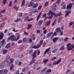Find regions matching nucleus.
Returning <instances> with one entry per match:
<instances>
[{
  "mask_svg": "<svg viewBox=\"0 0 74 74\" xmlns=\"http://www.w3.org/2000/svg\"><path fill=\"white\" fill-rule=\"evenodd\" d=\"M10 62H8H8L7 63H8L9 64H11V63H12L13 62V61H14V59H13L12 58H11L10 59Z\"/></svg>",
  "mask_w": 74,
  "mask_h": 74,
  "instance_id": "19",
  "label": "nucleus"
},
{
  "mask_svg": "<svg viewBox=\"0 0 74 74\" xmlns=\"http://www.w3.org/2000/svg\"><path fill=\"white\" fill-rule=\"evenodd\" d=\"M62 61V59L60 58L58 60V61H55L54 62L53 64V65H55L56 64H59L60 62H61V61Z\"/></svg>",
  "mask_w": 74,
  "mask_h": 74,
  "instance_id": "6",
  "label": "nucleus"
},
{
  "mask_svg": "<svg viewBox=\"0 0 74 74\" xmlns=\"http://www.w3.org/2000/svg\"><path fill=\"white\" fill-rule=\"evenodd\" d=\"M22 71L23 72H25L26 71V69L25 68H23L22 69Z\"/></svg>",
  "mask_w": 74,
  "mask_h": 74,
  "instance_id": "60",
  "label": "nucleus"
},
{
  "mask_svg": "<svg viewBox=\"0 0 74 74\" xmlns=\"http://www.w3.org/2000/svg\"><path fill=\"white\" fill-rule=\"evenodd\" d=\"M12 5V1H11L10 2V4H9V7H10V6H11V5Z\"/></svg>",
  "mask_w": 74,
  "mask_h": 74,
  "instance_id": "57",
  "label": "nucleus"
},
{
  "mask_svg": "<svg viewBox=\"0 0 74 74\" xmlns=\"http://www.w3.org/2000/svg\"><path fill=\"white\" fill-rule=\"evenodd\" d=\"M66 5H63L62 7V10H65V9L66 8Z\"/></svg>",
  "mask_w": 74,
  "mask_h": 74,
  "instance_id": "29",
  "label": "nucleus"
},
{
  "mask_svg": "<svg viewBox=\"0 0 74 74\" xmlns=\"http://www.w3.org/2000/svg\"><path fill=\"white\" fill-rule=\"evenodd\" d=\"M11 47V46L10 45V43H8L7 45L5 46V49H8L9 48Z\"/></svg>",
  "mask_w": 74,
  "mask_h": 74,
  "instance_id": "16",
  "label": "nucleus"
},
{
  "mask_svg": "<svg viewBox=\"0 0 74 74\" xmlns=\"http://www.w3.org/2000/svg\"><path fill=\"white\" fill-rule=\"evenodd\" d=\"M4 37V34L2 32H0V40H2Z\"/></svg>",
  "mask_w": 74,
  "mask_h": 74,
  "instance_id": "11",
  "label": "nucleus"
},
{
  "mask_svg": "<svg viewBox=\"0 0 74 74\" xmlns=\"http://www.w3.org/2000/svg\"><path fill=\"white\" fill-rule=\"evenodd\" d=\"M5 10H3L1 12V13H4V12H5Z\"/></svg>",
  "mask_w": 74,
  "mask_h": 74,
  "instance_id": "62",
  "label": "nucleus"
},
{
  "mask_svg": "<svg viewBox=\"0 0 74 74\" xmlns=\"http://www.w3.org/2000/svg\"><path fill=\"white\" fill-rule=\"evenodd\" d=\"M47 72L49 73H49H50L51 72V69H49L48 70H47Z\"/></svg>",
  "mask_w": 74,
  "mask_h": 74,
  "instance_id": "40",
  "label": "nucleus"
},
{
  "mask_svg": "<svg viewBox=\"0 0 74 74\" xmlns=\"http://www.w3.org/2000/svg\"><path fill=\"white\" fill-rule=\"evenodd\" d=\"M3 2H2V3L3 4V5H4L5 4V3L7 2V0H3Z\"/></svg>",
  "mask_w": 74,
  "mask_h": 74,
  "instance_id": "37",
  "label": "nucleus"
},
{
  "mask_svg": "<svg viewBox=\"0 0 74 74\" xmlns=\"http://www.w3.org/2000/svg\"><path fill=\"white\" fill-rule=\"evenodd\" d=\"M58 23H60L62 21V17H59L57 20Z\"/></svg>",
  "mask_w": 74,
  "mask_h": 74,
  "instance_id": "25",
  "label": "nucleus"
},
{
  "mask_svg": "<svg viewBox=\"0 0 74 74\" xmlns=\"http://www.w3.org/2000/svg\"><path fill=\"white\" fill-rule=\"evenodd\" d=\"M43 18H45L47 16V14H45L44 15H43L42 16Z\"/></svg>",
  "mask_w": 74,
  "mask_h": 74,
  "instance_id": "56",
  "label": "nucleus"
},
{
  "mask_svg": "<svg viewBox=\"0 0 74 74\" xmlns=\"http://www.w3.org/2000/svg\"><path fill=\"white\" fill-rule=\"evenodd\" d=\"M73 22H71L69 24V26L70 27V26H72L73 25Z\"/></svg>",
  "mask_w": 74,
  "mask_h": 74,
  "instance_id": "49",
  "label": "nucleus"
},
{
  "mask_svg": "<svg viewBox=\"0 0 74 74\" xmlns=\"http://www.w3.org/2000/svg\"><path fill=\"white\" fill-rule=\"evenodd\" d=\"M20 51H23V47H22L20 49Z\"/></svg>",
  "mask_w": 74,
  "mask_h": 74,
  "instance_id": "64",
  "label": "nucleus"
},
{
  "mask_svg": "<svg viewBox=\"0 0 74 74\" xmlns=\"http://www.w3.org/2000/svg\"><path fill=\"white\" fill-rule=\"evenodd\" d=\"M53 32H50V33H48L46 36V38H49V37L51 36V35L53 34Z\"/></svg>",
  "mask_w": 74,
  "mask_h": 74,
  "instance_id": "12",
  "label": "nucleus"
},
{
  "mask_svg": "<svg viewBox=\"0 0 74 74\" xmlns=\"http://www.w3.org/2000/svg\"><path fill=\"white\" fill-rule=\"evenodd\" d=\"M19 38H20V36H18L17 37L16 40V39L15 40V41H17V40H18Z\"/></svg>",
  "mask_w": 74,
  "mask_h": 74,
  "instance_id": "44",
  "label": "nucleus"
},
{
  "mask_svg": "<svg viewBox=\"0 0 74 74\" xmlns=\"http://www.w3.org/2000/svg\"><path fill=\"white\" fill-rule=\"evenodd\" d=\"M10 37V41H12H12H15L16 40V38H15V37L14 35H12Z\"/></svg>",
  "mask_w": 74,
  "mask_h": 74,
  "instance_id": "7",
  "label": "nucleus"
},
{
  "mask_svg": "<svg viewBox=\"0 0 74 74\" xmlns=\"http://www.w3.org/2000/svg\"><path fill=\"white\" fill-rule=\"evenodd\" d=\"M50 22H51V21H49V22H47L46 24V25H49L50 24Z\"/></svg>",
  "mask_w": 74,
  "mask_h": 74,
  "instance_id": "46",
  "label": "nucleus"
},
{
  "mask_svg": "<svg viewBox=\"0 0 74 74\" xmlns=\"http://www.w3.org/2000/svg\"><path fill=\"white\" fill-rule=\"evenodd\" d=\"M56 59H57V58L56 57H54L53 58H52L51 59V60H52V61H53V60H55Z\"/></svg>",
  "mask_w": 74,
  "mask_h": 74,
  "instance_id": "45",
  "label": "nucleus"
},
{
  "mask_svg": "<svg viewBox=\"0 0 74 74\" xmlns=\"http://www.w3.org/2000/svg\"><path fill=\"white\" fill-rule=\"evenodd\" d=\"M25 3V0H23L21 4V6H23L24 5Z\"/></svg>",
  "mask_w": 74,
  "mask_h": 74,
  "instance_id": "27",
  "label": "nucleus"
},
{
  "mask_svg": "<svg viewBox=\"0 0 74 74\" xmlns=\"http://www.w3.org/2000/svg\"><path fill=\"white\" fill-rule=\"evenodd\" d=\"M52 11H51V12H55V11H56V9L55 8H52Z\"/></svg>",
  "mask_w": 74,
  "mask_h": 74,
  "instance_id": "30",
  "label": "nucleus"
},
{
  "mask_svg": "<svg viewBox=\"0 0 74 74\" xmlns=\"http://www.w3.org/2000/svg\"><path fill=\"white\" fill-rule=\"evenodd\" d=\"M21 20V18H17L15 20V22H17L20 21Z\"/></svg>",
  "mask_w": 74,
  "mask_h": 74,
  "instance_id": "38",
  "label": "nucleus"
},
{
  "mask_svg": "<svg viewBox=\"0 0 74 74\" xmlns=\"http://www.w3.org/2000/svg\"><path fill=\"white\" fill-rule=\"evenodd\" d=\"M22 64H23V63L21 62H18V66H21Z\"/></svg>",
  "mask_w": 74,
  "mask_h": 74,
  "instance_id": "52",
  "label": "nucleus"
},
{
  "mask_svg": "<svg viewBox=\"0 0 74 74\" xmlns=\"http://www.w3.org/2000/svg\"><path fill=\"white\" fill-rule=\"evenodd\" d=\"M43 47H45V45H46V43L45 42L43 43Z\"/></svg>",
  "mask_w": 74,
  "mask_h": 74,
  "instance_id": "59",
  "label": "nucleus"
},
{
  "mask_svg": "<svg viewBox=\"0 0 74 74\" xmlns=\"http://www.w3.org/2000/svg\"><path fill=\"white\" fill-rule=\"evenodd\" d=\"M31 27H32V25L31 24L28 25L27 29H30Z\"/></svg>",
  "mask_w": 74,
  "mask_h": 74,
  "instance_id": "33",
  "label": "nucleus"
},
{
  "mask_svg": "<svg viewBox=\"0 0 74 74\" xmlns=\"http://www.w3.org/2000/svg\"><path fill=\"white\" fill-rule=\"evenodd\" d=\"M58 51V49H55L52 51V53H55V52Z\"/></svg>",
  "mask_w": 74,
  "mask_h": 74,
  "instance_id": "26",
  "label": "nucleus"
},
{
  "mask_svg": "<svg viewBox=\"0 0 74 74\" xmlns=\"http://www.w3.org/2000/svg\"><path fill=\"white\" fill-rule=\"evenodd\" d=\"M55 13L52 12L51 11H50L49 12V13L47 14V15L49 16L50 15V14H51V15L49 16L48 18L49 19H52V18L53 15H55Z\"/></svg>",
  "mask_w": 74,
  "mask_h": 74,
  "instance_id": "3",
  "label": "nucleus"
},
{
  "mask_svg": "<svg viewBox=\"0 0 74 74\" xmlns=\"http://www.w3.org/2000/svg\"><path fill=\"white\" fill-rule=\"evenodd\" d=\"M23 14V13H21L20 14H19L18 15L19 17L20 18H21V17H22Z\"/></svg>",
  "mask_w": 74,
  "mask_h": 74,
  "instance_id": "35",
  "label": "nucleus"
},
{
  "mask_svg": "<svg viewBox=\"0 0 74 74\" xmlns=\"http://www.w3.org/2000/svg\"><path fill=\"white\" fill-rule=\"evenodd\" d=\"M59 38V37H56L54 38L53 40V41L54 43L56 42V41H58V40Z\"/></svg>",
  "mask_w": 74,
  "mask_h": 74,
  "instance_id": "14",
  "label": "nucleus"
},
{
  "mask_svg": "<svg viewBox=\"0 0 74 74\" xmlns=\"http://www.w3.org/2000/svg\"><path fill=\"white\" fill-rule=\"evenodd\" d=\"M74 2H73L72 3H70V4L68 6H67L66 7V9H69V10H71V8H72V6L73 5H74Z\"/></svg>",
  "mask_w": 74,
  "mask_h": 74,
  "instance_id": "8",
  "label": "nucleus"
},
{
  "mask_svg": "<svg viewBox=\"0 0 74 74\" xmlns=\"http://www.w3.org/2000/svg\"><path fill=\"white\" fill-rule=\"evenodd\" d=\"M27 40H28L27 38H24L23 39V42H27Z\"/></svg>",
  "mask_w": 74,
  "mask_h": 74,
  "instance_id": "20",
  "label": "nucleus"
},
{
  "mask_svg": "<svg viewBox=\"0 0 74 74\" xmlns=\"http://www.w3.org/2000/svg\"><path fill=\"white\" fill-rule=\"evenodd\" d=\"M10 58V56H7L6 60L5 61V62H6V63H8V60H9Z\"/></svg>",
  "mask_w": 74,
  "mask_h": 74,
  "instance_id": "17",
  "label": "nucleus"
},
{
  "mask_svg": "<svg viewBox=\"0 0 74 74\" xmlns=\"http://www.w3.org/2000/svg\"><path fill=\"white\" fill-rule=\"evenodd\" d=\"M70 12H71V11H69L67 12L66 13V15H65V17L67 16H68V15H69V14L70 13Z\"/></svg>",
  "mask_w": 74,
  "mask_h": 74,
  "instance_id": "31",
  "label": "nucleus"
},
{
  "mask_svg": "<svg viewBox=\"0 0 74 74\" xmlns=\"http://www.w3.org/2000/svg\"><path fill=\"white\" fill-rule=\"evenodd\" d=\"M38 64V62H36L34 63V64L33 66L34 67L35 66H36Z\"/></svg>",
  "mask_w": 74,
  "mask_h": 74,
  "instance_id": "42",
  "label": "nucleus"
},
{
  "mask_svg": "<svg viewBox=\"0 0 74 74\" xmlns=\"http://www.w3.org/2000/svg\"><path fill=\"white\" fill-rule=\"evenodd\" d=\"M48 62V59H45L43 61V62L44 63H46Z\"/></svg>",
  "mask_w": 74,
  "mask_h": 74,
  "instance_id": "21",
  "label": "nucleus"
},
{
  "mask_svg": "<svg viewBox=\"0 0 74 74\" xmlns=\"http://www.w3.org/2000/svg\"><path fill=\"white\" fill-rule=\"evenodd\" d=\"M8 52V50L7 49H4L3 51V54H5Z\"/></svg>",
  "mask_w": 74,
  "mask_h": 74,
  "instance_id": "28",
  "label": "nucleus"
},
{
  "mask_svg": "<svg viewBox=\"0 0 74 74\" xmlns=\"http://www.w3.org/2000/svg\"><path fill=\"white\" fill-rule=\"evenodd\" d=\"M47 29H45V30L44 31L43 33L45 34H46L47 33Z\"/></svg>",
  "mask_w": 74,
  "mask_h": 74,
  "instance_id": "54",
  "label": "nucleus"
},
{
  "mask_svg": "<svg viewBox=\"0 0 74 74\" xmlns=\"http://www.w3.org/2000/svg\"><path fill=\"white\" fill-rule=\"evenodd\" d=\"M47 70V67H45L44 69H43L41 71V73H42L43 74H44V71H46Z\"/></svg>",
  "mask_w": 74,
  "mask_h": 74,
  "instance_id": "24",
  "label": "nucleus"
},
{
  "mask_svg": "<svg viewBox=\"0 0 74 74\" xmlns=\"http://www.w3.org/2000/svg\"><path fill=\"white\" fill-rule=\"evenodd\" d=\"M0 44L1 45H5V40H3L2 41H0Z\"/></svg>",
  "mask_w": 74,
  "mask_h": 74,
  "instance_id": "13",
  "label": "nucleus"
},
{
  "mask_svg": "<svg viewBox=\"0 0 74 74\" xmlns=\"http://www.w3.org/2000/svg\"><path fill=\"white\" fill-rule=\"evenodd\" d=\"M60 2V0H58V1H57L54 4H53L52 6V8H55L57 7V5H59Z\"/></svg>",
  "mask_w": 74,
  "mask_h": 74,
  "instance_id": "4",
  "label": "nucleus"
},
{
  "mask_svg": "<svg viewBox=\"0 0 74 74\" xmlns=\"http://www.w3.org/2000/svg\"><path fill=\"white\" fill-rule=\"evenodd\" d=\"M64 47L63 46H62L61 47V48L60 49V50L61 51L62 50H64Z\"/></svg>",
  "mask_w": 74,
  "mask_h": 74,
  "instance_id": "34",
  "label": "nucleus"
},
{
  "mask_svg": "<svg viewBox=\"0 0 74 74\" xmlns=\"http://www.w3.org/2000/svg\"><path fill=\"white\" fill-rule=\"evenodd\" d=\"M8 71L7 70V69H4L3 71V74H7L8 73Z\"/></svg>",
  "mask_w": 74,
  "mask_h": 74,
  "instance_id": "18",
  "label": "nucleus"
},
{
  "mask_svg": "<svg viewBox=\"0 0 74 74\" xmlns=\"http://www.w3.org/2000/svg\"><path fill=\"white\" fill-rule=\"evenodd\" d=\"M4 71V70L3 69L2 70H0V74H2L3 72Z\"/></svg>",
  "mask_w": 74,
  "mask_h": 74,
  "instance_id": "50",
  "label": "nucleus"
},
{
  "mask_svg": "<svg viewBox=\"0 0 74 74\" xmlns=\"http://www.w3.org/2000/svg\"><path fill=\"white\" fill-rule=\"evenodd\" d=\"M41 8H42V5H40V6H39L38 7V10H40V9H41Z\"/></svg>",
  "mask_w": 74,
  "mask_h": 74,
  "instance_id": "53",
  "label": "nucleus"
},
{
  "mask_svg": "<svg viewBox=\"0 0 74 74\" xmlns=\"http://www.w3.org/2000/svg\"><path fill=\"white\" fill-rule=\"evenodd\" d=\"M48 5V2H46L45 4V7L47 6V5Z\"/></svg>",
  "mask_w": 74,
  "mask_h": 74,
  "instance_id": "43",
  "label": "nucleus"
},
{
  "mask_svg": "<svg viewBox=\"0 0 74 74\" xmlns=\"http://www.w3.org/2000/svg\"><path fill=\"white\" fill-rule=\"evenodd\" d=\"M60 41H63V39L62 38H60Z\"/></svg>",
  "mask_w": 74,
  "mask_h": 74,
  "instance_id": "61",
  "label": "nucleus"
},
{
  "mask_svg": "<svg viewBox=\"0 0 74 74\" xmlns=\"http://www.w3.org/2000/svg\"><path fill=\"white\" fill-rule=\"evenodd\" d=\"M50 48H48L46 49L45 51V52L44 53V54H46L47 52L49 51V50H50Z\"/></svg>",
  "mask_w": 74,
  "mask_h": 74,
  "instance_id": "23",
  "label": "nucleus"
},
{
  "mask_svg": "<svg viewBox=\"0 0 74 74\" xmlns=\"http://www.w3.org/2000/svg\"><path fill=\"white\" fill-rule=\"evenodd\" d=\"M29 33L26 32V31H24V34L25 35H28V34Z\"/></svg>",
  "mask_w": 74,
  "mask_h": 74,
  "instance_id": "51",
  "label": "nucleus"
},
{
  "mask_svg": "<svg viewBox=\"0 0 74 74\" xmlns=\"http://www.w3.org/2000/svg\"><path fill=\"white\" fill-rule=\"evenodd\" d=\"M37 12V11L36 10V9H34L32 11V12H33L34 14H35V13H36Z\"/></svg>",
  "mask_w": 74,
  "mask_h": 74,
  "instance_id": "39",
  "label": "nucleus"
},
{
  "mask_svg": "<svg viewBox=\"0 0 74 74\" xmlns=\"http://www.w3.org/2000/svg\"><path fill=\"white\" fill-rule=\"evenodd\" d=\"M67 49H68V51H70V50L73 49L72 45H71V43H68L67 44Z\"/></svg>",
  "mask_w": 74,
  "mask_h": 74,
  "instance_id": "5",
  "label": "nucleus"
},
{
  "mask_svg": "<svg viewBox=\"0 0 74 74\" xmlns=\"http://www.w3.org/2000/svg\"><path fill=\"white\" fill-rule=\"evenodd\" d=\"M22 40H20L18 42V44H21V43H22Z\"/></svg>",
  "mask_w": 74,
  "mask_h": 74,
  "instance_id": "48",
  "label": "nucleus"
},
{
  "mask_svg": "<svg viewBox=\"0 0 74 74\" xmlns=\"http://www.w3.org/2000/svg\"><path fill=\"white\" fill-rule=\"evenodd\" d=\"M29 19V16H26L25 18H24V19L25 20V21H27V20Z\"/></svg>",
  "mask_w": 74,
  "mask_h": 74,
  "instance_id": "36",
  "label": "nucleus"
},
{
  "mask_svg": "<svg viewBox=\"0 0 74 74\" xmlns=\"http://www.w3.org/2000/svg\"><path fill=\"white\" fill-rule=\"evenodd\" d=\"M18 57L19 58L21 59V58H22V57H23V56L22 55V54H20L18 56Z\"/></svg>",
  "mask_w": 74,
  "mask_h": 74,
  "instance_id": "32",
  "label": "nucleus"
},
{
  "mask_svg": "<svg viewBox=\"0 0 74 74\" xmlns=\"http://www.w3.org/2000/svg\"><path fill=\"white\" fill-rule=\"evenodd\" d=\"M59 15L58 14H56L55 15H54V16L55 17H57Z\"/></svg>",
  "mask_w": 74,
  "mask_h": 74,
  "instance_id": "63",
  "label": "nucleus"
},
{
  "mask_svg": "<svg viewBox=\"0 0 74 74\" xmlns=\"http://www.w3.org/2000/svg\"><path fill=\"white\" fill-rule=\"evenodd\" d=\"M38 6V4L36 3L33 6V8H37Z\"/></svg>",
  "mask_w": 74,
  "mask_h": 74,
  "instance_id": "22",
  "label": "nucleus"
},
{
  "mask_svg": "<svg viewBox=\"0 0 74 74\" xmlns=\"http://www.w3.org/2000/svg\"><path fill=\"white\" fill-rule=\"evenodd\" d=\"M34 0H32L30 2V3L28 5L29 7H32L33 4H34Z\"/></svg>",
  "mask_w": 74,
  "mask_h": 74,
  "instance_id": "9",
  "label": "nucleus"
},
{
  "mask_svg": "<svg viewBox=\"0 0 74 74\" xmlns=\"http://www.w3.org/2000/svg\"><path fill=\"white\" fill-rule=\"evenodd\" d=\"M5 23H3L1 25V27H4V25H5Z\"/></svg>",
  "mask_w": 74,
  "mask_h": 74,
  "instance_id": "41",
  "label": "nucleus"
},
{
  "mask_svg": "<svg viewBox=\"0 0 74 74\" xmlns=\"http://www.w3.org/2000/svg\"><path fill=\"white\" fill-rule=\"evenodd\" d=\"M13 68H14V66H11L10 67V70H12V69H13Z\"/></svg>",
  "mask_w": 74,
  "mask_h": 74,
  "instance_id": "58",
  "label": "nucleus"
},
{
  "mask_svg": "<svg viewBox=\"0 0 74 74\" xmlns=\"http://www.w3.org/2000/svg\"><path fill=\"white\" fill-rule=\"evenodd\" d=\"M44 21L42 20H41L39 21V22H37L36 25H41L43 22Z\"/></svg>",
  "mask_w": 74,
  "mask_h": 74,
  "instance_id": "10",
  "label": "nucleus"
},
{
  "mask_svg": "<svg viewBox=\"0 0 74 74\" xmlns=\"http://www.w3.org/2000/svg\"><path fill=\"white\" fill-rule=\"evenodd\" d=\"M56 33H60L61 31V29L60 28L57 27L56 29Z\"/></svg>",
  "mask_w": 74,
  "mask_h": 74,
  "instance_id": "15",
  "label": "nucleus"
},
{
  "mask_svg": "<svg viewBox=\"0 0 74 74\" xmlns=\"http://www.w3.org/2000/svg\"><path fill=\"white\" fill-rule=\"evenodd\" d=\"M33 50H30L29 52V54H30V53H31L33 52Z\"/></svg>",
  "mask_w": 74,
  "mask_h": 74,
  "instance_id": "47",
  "label": "nucleus"
},
{
  "mask_svg": "<svg viewBox=\"0 0 74 74\" xmlns=\"http://www.w3.org/2000/svg\"><path fill=\"white\" fill-rule=\"evenodd\" d=\"M42 42H43V40H40L39 42V44L36 46H34L33 47V48L36 49V48H40L41 45H42Z\"/></svg>",
  "mask_w": 74,
  "mask_h": 74,
  "instance_id": "2",
  "label": "nucleus"
},
{
  "mask_svg": "<svg viewBox=\"0 0 74 74\" xmlns=\"http://www.w3.org/2000/svg\"><path fill=\"white\" fill-rule=\"evenodd\" d=\"M37 55H40V51L39 50H38L37 51Z\"/></svg>",
  "mask_w": 74,
  "mask_h": 74,
  "instance_id": "55",
  "label": "nucleus"
},
{
  "mask_svg": "<svg viewBox=\"0 0 74 74\" xmlns=\"http://www.w3.org/2000/svg\"><path fill=\"white\" fill-rule=\"evenodd\" d=\"M36 52H37V51H35L32 54L33 57L31 61L30 62V65H31V64H33V63H34L36 62V59H35V58L37 57V56L36 55Z\"/></svg>",
  "mask_w": 74,
  "mask_h": 74,
  "instance_id": "1",
  "label": "nucleus"
}]
</instances>
